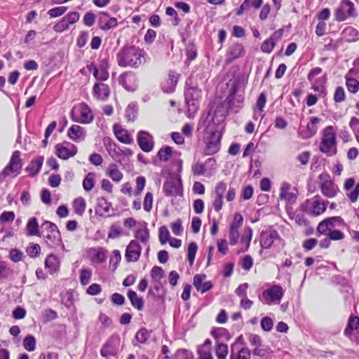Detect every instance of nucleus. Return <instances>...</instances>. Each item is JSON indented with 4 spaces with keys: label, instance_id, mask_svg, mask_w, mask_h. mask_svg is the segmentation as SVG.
Here are the masks:
<instances>
[{
    "label": "nucleus",
    "instance_id": "12",
    "mask_svg": "<svg viewBox=\"0 0 359 359\" xmlns=\"http://www.w3.org/2000/svg\"><path fill=\"white\" fill-rule=\"evenodd\" d=\"M281 240L278 233L275 229L262 231L260 234V245L262 248H270L275 241Z\"/></svg>",
    "mask_w": 359,
    "mask_h": 359
},
{
    "label": "nucleus",
    "instance_id": "13",
    "mask_svg": "<svg viewBox=\"0 0 359 359\" xmlns=\"http://www.w3.org/2000/svg\"><path fill=\"white\" fill-rule=\"evenodd\" d=\"M118 351V343L116 338H109L102 346L100 355L104 358L116 356Z\"/></svg>",
    "mask_w": 359,
    "mask_h": 359
},
{
    "label": "nucleus",
    "instance_id": "43",
    "mask_svg": "<svg viewBox=\"0 0 359 359\" xmlns=\"http://www.w3.org/2000/svg\"><path fill=\"white\" fill-rule=\"evenodd\" d=\"M135 238L143 243L148 242L149 238V231L147 227L146 223L145 226L143 229H140L136 231Z\"/></svg>",
    "mask_w": 359,
    "mask_h": 359
},
{
    "label": "nucleus",
    "instance_id": "33",
    "mask_svg": "<svg viewBox=\"0 0 359 359\" xmlns=\"http://www.w3.org/2000/svg\"><path fill=\"white\" fill-rule=\"evenodd\" d=\"M107 175L116 182H119L123 178L122 172L117 168V165L111 163L107 170Z\"/></svg>",
    "mask_w": 359,
    "mask_h": 359
},
{
    "label": "nucleus",
    "instance_id": "38",
    "mask_svg": "<svg viewBox=\"0 0 359 359\" xmlns=\"http://www.w3.org/2000/svg\"><path fill=\"white\" fill-rule=\"evenodd\" d=\"M26 229L29 236H39L38 230L39 224L36 217H32L28 221Z\"/></svg>",
    "mask_w": 359,
    "mask_h": 359
},
{
    "label": "nucleus",
    "instance_id": "26",
    "mask_svg": "<svg viewBox=\"0 0 359 359\" xmlns=\"http://www.w3.org/2000/svg\"><path fill=\"white\" fill-rule=\"evenodd\" d=\"M68 136L73 141L78 142L84 140L86 133L82 127L72 125L68 130Z\"/></svg>",
    "mask_w": 359,
    "mask_h": 359
},
{
    "label": "nucleus",
    "instance_id": "20",
    "mask_svg": "<svg viewBox=\"0 0 359 359\" xmlns=\"http://www.w3.org/2000/svg\"><path fill=\"white\" fill-rule=\"evenodd\" d=\"M180 74L175 72L170 71L168 78L162 83V90L167 93H173L175 90Z\"/></svg>",
    "mask_w": 359,
    "mask_h": 359
},
{
    "label": "nucleus",
    "instance_id": "41",
    "mask_svg": "<svg viewBox=\"0 0 359 359\" xmlns=\"http://www.w3.org/2000/svg\"><path fill=\"white\" fill-rule=\"evenodd\" d=\"M13 271L8 266L6 262L0 260V280L12 276Z\"/></svg>",
    "mask_w": 359,
    "mask_h": 359
},
{
    "label": "nucleus",
    "instance_id": "19",
    "mask_svg": "<svg viewBox=\"0 0 359 359\" xmlns=\"http://www.w3.org/2000/svg\"><path fill=\"white\" fill-rule=\"evenodd\" d=\"M244 54L245 48L242 44H232L227 50L226 62L227 63H231L233 60L243 56Z\"/></svg>",
    "mask_w": 359,
    "mask_h": 359
},
{
    "label": "nucleus",
    "instance_id": "61",
    "mask_svg": "<svg viewBox=\"0 0 359 359\" xmlns=\"http://www.w3.org/2000/svg\"><path fill=\"white\" fill-rule=\"evenodd\" d=\"M262 329L265 332H269L273 326V320L268 316L264 317L260 322Z\"/></svg>",
    "mask_w": 359,
    "mask_h": 359
},
{
    "label": "nucleus",
    "instance_id": "49",
    "mask_svg": "<svg viewBox=\"0 0 359 359\" xmlns=\"http://www.w3.org/2000/svg\"><path fill=\"white\" fill-rule=\"evenodd\" d=\"M205 163L196 162L191 166V171L194 176L204 175L205 173Z\"/></svg>",
    "mask_w": 359,
    "mask_h": 359
},
{
    "label": "nucleus",
    "instance_id": "21",
    "mask_svg": "<svg viewBox=\"0 0 359 359\" xmlns=\"http://www.w3.org/2000/svg\"><path fill=\"white\" fill-rule=\"evenodd\" d=\"M71 117L74 121L79 122L81 123H89L93 119V116L92 114V111L88 107V106L82 103L80 109V119H77L74 118L73 111L71 113Z\"/></svg>",
    "mask_w": 359,
    "mask_h": 359
},
{
    "label": "nucleus",
    "instance_id": "40",
    "mask_svg": "<svg viewBox=\"0 0 359 359\" xmlns=\"http://www.w3.org/2000/svg\"><path fill=\"white\" fill-rule=\"evenodd\" d=\"M95 177V174L94 172H88L86 175L83 181V187L85 191H89L94 187Z\"/></svg>",
    "mask_w": 359,
    "mask_h": 359
},
{
    "label": "nucleus",
    "instance_id": "42",
    "mask_svg": "<svg viewBox=\"0 0 359 359\" xmlns=\"http://www.w3.org/2000/svg\"><path fill=\"white\" fill-rule=\"evenodd\" d=\"M73 207L75 212L79 215H82L86 209V202L82 198H77L73 202Z\"/></svg>",
    "mask_w": 359,
    "mask_h": 359
},
{
    "label": "nucleus",
    "instance_id": "14",
    "mask_svg": "<svg viewBox=\"0 0 359 359\" xmlns=\"http://www.w3.org/2000/svg\"><path fill=\"white\" fill-rule=\"evenodd\" d=\"M119 83L128 91H135L137 87L135 75L131 72H125L118 78Z\"/></svg>",
    "mask_w": 359,
    "mask_h": 359
},
{
    "label": "nucleus",
    "instance_id": "27",
    "mask_svg": "<svg viewBox=\"0 0 359 359\" xmlns=\"http://www.w3.org/2000/svg\"><path fill=\"white\" fill-rule=\"evenodd\" d=\"M60 262L57 257L50 254L47 256L45 260V267L50 273L53 274L60 270Z\"/></svg>",
    "mask_w": 359,
    "mask_h": 359
},
{
    "label": "nucleus",
    "instance_id": "29",
    "mask_svg": "<svg viewBox=\"0 0 359 359\" xmlns=\"http://www.w3.org/2000/svg\"><path fill=\"white\" fill-rule=\"evenodd\" d=\"M291 185L287 182H283L280 188V198L287 201L289 203H294L296 200V196L290 192Z\"/></svg>",
    "mask_w": 359,
    "mask_h": 359
},
{
    "label": "nucleus",
    "instance_id": "48",
    "mask_svg": "<svg viewBox=\"0 0 359 359\" xmlns=\"http://www.w3.org/2000/svg\"><path fill=\"white\" fill-rule=\"evenodd\" d=\"M23 346L28 351H33L36 348V339L32 335H28L23 340Z\"/></svg>",
    "mask_w": 359,
    "mask_h": 359
},
{
    "label": "nucleus",
    "instance_id": "58",
    "mask_svg": "<svg viewBox=\"0 0 359 359\" xmlns=\"http://www.w3.org/2000/svg\"><path fill=\"white\" fill-rule=\"evenodd\" d=\"M159 241L162 245H164L170 239V233L168 228L165 226L159 228Z\"/></svg>",
    "mask_w": 359,
    "mask_h": 359
},
{
    "label": "nucleus",
    "instance_id": "18",
    "mask_svg": "<svg viewBox=\"0 0 359 359\" xmlns=\"http://www.w3.org/2000/svg\"><path fill=\"white\" fill-rule=\"evenodd\" d=\"M57 156L63 160H67L74 156L77 153V148L75 145L70 144L69 147L57 144L55 146Z\"/></svg>",
    "mask_w": 359,
    "mask_h": 359
},
{
    "label": "nucleus",
    "instance_id": "36",
    "mask_svg": "<svg viewBox=\"0 0 359 359\" xmlns=\"http://www.w3.org/2000/svg\"><path fill=\"white\" fill-rule=\"evenodd\" d=\"M343 38L349 42L355 41L359 38V32L352 27L345 28L342 32Z\"/></svg>",
    "mask_w": 359,
    "mask_h": 359
},
{
    "label": "nucleus",
    "instance_id": "1",
    "mask_svg": "<svg viewBox=\"0 0 359 359\" xmlns=\"http://www.w3.org/2000/svg\"><path fill=\"white\" fill-rule=\"evenodd\" d=\"M144 60V50L134 46L123 47L117 54V62L121 67L137 68Z\"/></svg>",
    "mask_w": 359,
    "mask_h": 359
},
{
    "label": "nucleus",
    "instance_id": "28",
    "mask_svg": "<svg viewBox=\"0 0 359 359\" xmlns=\"http://www.w3.org/2000/svg\"><path fill=\"white\" fill-rule=\"evenodd\" d=\"M313 200L309 214L313 217L319 216L325 211L326 205L320 200L318 196H314Z\"/></svg>",
    "mask_w": 359,
    "mask_h": 359
},
{
    "label": "nucleus",
    "instance_id": "50",
    "mask_svg": "<svg viewBox=\"0 0 359 359\" xmlns=\"http://www.w3.org/2000/svg\"><path fill=\"white\" fill-rule=\"evenodd\" d=\"M27 254L32 258L39 256L41 252V247L39 244L31 243L26 249Z\"/></svg>",
    "mask_w": 359,
    "mask_h": 359
},
{
    "label": "nucleus",
    "instance_id": "46",
    "mask_svg": "<svg viewBox=\"0 0 359 359\" xmlns=\"http://www.w3.org/2000/svg\"><path fill=\"white\" fill-rule=\"evenodd\" d=\"M137 108L135 104H130L126 109L125 116L128 121H135L137 115Z\"/></svg>",
    "mask_w": 359,
    "mask_h": 359
},
{
    "label": "nucleus",
    "instance_id": "35",
    "mask_svg": "<svg viewBox=\"0 0 359 359\" xmlns=\"http://www.w3.org/2000/svg\"><path fill=\"white\" fill-rule=\"evenodd\" d=\"M354 72L355 70L351 69L346 76L347 89L352 93H355L359 90V81L355 79L349 77V74H352Z\"/></svg>",
    "mask_w": 359,
    "mask_h": 359
},
{
    "label": "nucleus",
    "instance_id": "3",
    "mask_svg": "<svg viewBox=\"0 0 359 359\" xmlns=\"http://www.w3.org/2000/svg\"><path fill=\"white\" fill-rule=\"evenodd\" d=\"M332 130L333 128L332 126H328L325 129L323 137L320 145V150L328 156H332L337 154L336 135Z\"/></svg>",
    "mask_w": 359,
    "mask_h": 359
},
{
    "label": "nucleus",
    "instance_id": "63",
    "mask_svg": "<svg viewBox=\"0 0 359 359\" xmlns=\"http://www.w3.org/2000/svg\"><path fill=\"white\" fill-rule=\"evenodd\" d=\"M324 235L327 236L332 241H341L343 240L345 237V235L342 231L335 229L329 232V233Z\"/></svg>",
    "mask_w": 359,
    "mask_h": 359
},
{
    "label": "nucleus",
    "instance_id": "11",
    "mask_svg": "<svg viewBox=\"0 0 359 359\" xmlns=\"http://www.w3.org/2000/svg\"><path fill=\"white\" fill-rule=\"evenodd\" d=\"M137 142L140 149L144 152H150L154 147L153 136L145 130L139 131Z\"/></svg>",
    "mask_w": 359,
    "mask_h": 359
},
{
    "label": "nucleus",
    "instance_id": "10",
    "mask_svg": "<svg viewBox=\"0 0 359 359\" xmlns=\"http://www.w3.org/2000/svg\"><path fill=\"white\" fill-rule=\"evenodd\" d=\"M222 134L219 131L212 132L206 142L204 154L210 156L216 154L220 149V142Z\"/></svg>",
    "mask_w": 359,
    "mask_h": 359
},
{
    "label": "nucleus",
    "instance_id": "39",
    "mask_svg": "<svg viewBox=\"0 0 359 359\" xmlns=\"http://www.w3.org/2000/svg\"><path fill=\"white\" fill-rule=\"evenodd\" d=\"M252 231L251 228L248 227L245 230V232H244L243 235L242 236L241 241H240L241 243L245 245L244 248L240 251L241 252H243L249 248L250 245V241L252 239Z\"/></svg>",
    "mask_w": 359,
    "mask_h": 359
},
{
    "label": "nucleus",
    "instance_id": "45",
    "mask_svg": "<svg viewBox=\"0 0 359 359\" xmlns=\"http://www.w3.org/2000/svg\"><path fill=\"white\" fill-rule=\"evenodd\" d=\"M151 331L147 330L146 328L140 329L135 335V339L141 344H144L150 337Z\"/></svg>",
    "mask_w": 359,
    "mask_h": 359
},
{
    "label": "nucleus",
    "instance_id": "47",
    "mask_svg": "<svg viewBox=\"0 0 359 359\" xmlns=\"http://www.w3.org/2000/svg\"><path fill=\"white\" fill-rule=\"evenodd\" d=\"M227 353H228L227 345L222 344V343H218L217 344V347H216V350H215V354L217 357V359H226Z\"/></svg>",
    "mask_w": 359,
    "mask_h": 359
},
{
    "label": "nucleus",
    "instance_id": "15",
    "mask_svg": "<svg viewBox=\"0 0 359 359\" xmlns=\"http://www.w3.org/2000/svg\"><path fill=\"white\" fill-rule=\"evenodd\" d=\"M142 248L139 243L133 240L130 242L126 250V259L127 262H136L141 255Z\"/></svg>",
    "mask_w": 359,
    "mask_h": 359
},
{
    "label": "nucleus",
    "instance_id": "34",
    "mask_svg": "<svg viewBox=\"0 0 359 359\" xmlns=\"http://www.w3.org/2000/svg\"><path fill=\"white\" fill-rule=\"evenodd\" d=\"M127 296L130 301L131 304L138 311H142L144 307V299L138 297L137 293L133 290H129Z\"/></svg>",
    "mask_w": 359,
    "mask_h": 359
},
{
    "label": "nucleus",
    "instance_id": "53",
    "mask_svg": "<svg viewBox=\"0 0 359 359\" xmlns=\"http://www.w3.org/2000/svg\"><path fill=\"white\" fill-rule=\"evenodd\" d=\"M186 55L187 56V60L189 61H192L196 59L197 57V49L194 43H189L187 44L186 47Z\"/></svg>",
    "mask_w": 359,
    "mask_h": 359
},
{
    "label": "nucleus",
    "instance_id": "16",
    "mask_svg": "<svg viewBox=\"0 0 359 359\" xmlns=\"http://www.w3.org/2000/svg\"><path fill=\"white\" fill-rule=\"evenodd\" d=\"M105 148L111 158L118 163L122 161V149L120 148L111 139L108 138L104 142Z\"/></svg>",
    "mask_w": 359,
    "mask_h": 359
},
{
    "label": "nucleus",
    "instance_id": "37",
    "mask_svg": "<svg viewBox=\"0 0 359 359\" xmlns=\"http://www.w3.org/2000/svg\"><path fill=\"white\" fill-rule=\"evenodd\" d=\"M111 208V203L108 202L106 198L101 197L97 198V205L96 212H100V215H102L104 213H107L109 212Z\"/></svg>",
    "mask_w": 359,
    "mask_h": 359
},
{
    "label": "nucleus",
    "instance_id": "59",
    "mask_svg": "<svg viewBox=\"0 0 359 359\" xmlns=\"http://www.w3.org/2000/svg\"><path fill=\"white\" fill-rule=\"evenodd\" d=\"M80 15L76 11L69 13L59 22H77L79 20Z\"/></svg>",
    "mask_w": 359,
    "mask_h": 359
},
{
    "label": "nucleus",
    "instance_id": "4",
    "mask_svg": "<svg viewBox=\"0 0 359 359\" xmlns=\"http://www.w3.org/2000/svg\"><path fill=\"white\" fill-rule=\"evenodd\" d=\"M284 295L283 287L278 285H274L263 291L259 299L265 304L271 305L279 304Z\"/></svg>",
    "mask_w": 359,
    "mask_h": 359
},
{
    "label": "nucleus",
    "instance_id": "30",
    "mask_svg": "<svg viewBox=\"0 0 359 359\" xmlns=\"http://www.w3.org/2000/svg\"><path fill=\"white\" fill-rule=\"evenodd\" d=\"M235 345L231 347L230 359H250L251 352L249 348L243 347L238 351H234Z\"/></svg>",
    "mask_w": 359,
    "mask_h": 359
},
{
    "label": "nucleus",
    "instance_id": "56",
    "mask_svg": "<svg viewBox=\"0 0 359 359\" xmlns=\"http://www.w3.org/2000/svg\"><path fill=\"white\" fill-rule=\"evenodd\" d=\"M121 259V255L119 250H115L112 252V255L110 258L109 264L112 266L113 270L116 269Z\"/></svg>",
    "mask_w": 359,
    "mask_h": 359
},
{
    "label": "nucleus",
    "instance_id": "25",
    "mask_svg": "<svg viewBox=\"0 0 359 359\" xmlns=\"http://www.w3.org/2000/svg\"><path fill=\"white\" fill-rule=\"evenodd\" d=\"M45 241L50 248L61 246L62 249H65L60 231L48 233V234L45 236Z\"/></svg>",
    "mask_w": 359,
    "mask_h": 359
},
{
    "label": "nucleus",
    "instance_id": "62",
    "mask_svg": "<svg viewBox=\"0 0 359 359\" xmlns=\"http://www.w3.org/2000/svg\"><path fill=\"white\" fill-rule=\"evenodd\" d=\"M67 9V8L65 6L55 7L50 9L48 13L50 18H57L63 15Z\"/></svg>",
    "mask_w": 359,
    "mask_h": 359
},
{
    "label": "nucleus",
    "instance_id": "64",
    "mask_svg": "<svg viewBox=\"0 0 359 359\" xmlns=\"http://www.w3.org/2000/svg\"><path fill=\"white\" fill-rule=\"evenodd\" d=\"M153 195L151 192H147L144 199L143 207L147 212H150L152 208Z\"/></svg>",
    "mask_w": 359,
    "mask_h": 359
},
{
    "label": "nucleus",
    "instance_id": "52",
    "mask_svg": "<svg viewBox=\"0 0 359 359\" xmlns=\"http://www.w3.org/2000/svg\"><path fill=\"white\" fill-rule=\"evenodd\" d=\"M198 245L195 242H191L188 247V261L190 266H192L194 262L195 256L197 252Z\"/></svg>",
    "mask_w": 359,
    "mask_h": 359
},
{
    "label": "nucleus",
    "instance_id": "51",
    "mask_svg": "<svg viewBox=\"0 0 359 359\" xmlns=\"http://www.w3.org/2000/svg\"><path fill=\"white\" fill-rule=\"evenodd\" d=\"M92 276V271L90 269H82L80 273V282L82 285H86L90 283Z\"/></svg>",
    "mask_w": 359,
    "mask_h": 359
},
{
    "label": "nucleus",
    "instance_id": "55",
    "mask_svg": "<svg viewBox=\"0 0 359 359\" xmlns=\"http://www.w3.org/2000/svg\"><path fill=\"white\" fill-rule=\"evenodd\" d=\"M320 119L318 117H312L310 122L307 125L309 136L314 135L317 132L316 125L319 123Z\"/></svg>",
    "mask_w": 359,
    "mask_h": 359
},
{
    "label": "nucleus",
    "instance_id": "54",
    "mask_svg": "<svg viewBox=\"0 0 359 359\" xmlns=\"http://www.w3.org/2000/svg\"><path fill=\"white\" fill-rule=\"evenodd\" d=\"M349 126L353 130L357 142L359 143V118L353 116L351 118Z\"/></svg>",
    "mask_w": 359,
    "mask_h": 359
},
{
    "label": "nucleus",
    "instance_id": "5",
    "mask_svg": "<svg viewBox=\"0 0 359 359\" xmlns=\"http://www.w3.org/2000/svg\"><path fill=\"white\" fill-rule=\"evenodd\" d=\"M163 190L166 196H182L183 187L180 175L172 176L167 180L163 184Z\"/></svg>",
    "mask_w": 359,
    "mask_h": 359
},
{
    "label": "nucleus",
    "instance_id": "32",
    "mask_svg": "<svg viewBox=\"0 0 359 359\" xmlns=\"http://www.w3.org/2000/svg\"><path fill=\"white\" fill-rule=\"evenodd\" d=\"M43 162V157L39 156L31 161L26 170L30 172V175L35 176L40 171Z\"/></svg>",
    "mask_w": 359,
    "mask_h": 359
},
{
    "label": "nucleus",
    "instance_id": "17",
    "mask_svg": "<svg viewBox=\"0 0 359 359\" xmlns=\"http://www.w3.org/2000/svg\"><path fill=\"white\" fill-rule=\"evenodd\" d=\"M184 96L187 104L189 107H196L198 100L201 97V90L197 86L189 87L185 90Z\"/></svg>",
    "mask_w": 359,
    "mask_h": 359
},
{
    "label": "nucleus",
    "instance_id": "31",
    "mask_svg": "<svg viewBox=\"0 0 359 359\" xmlns=\"http://www.w3.org/2000/svg\"><path fill=\"white\" fill-rule=\"evenodd\" d=\"M359 328V317L355 316H351L348 320L347 326L344 330V335L347 337H351L353 330Z\"/></svg>",
    "mask_w": 359,
    "mask_h": 359
},
{
    "label": "nucleus",
    "instance_id": "60",
    "mask_svg": "<svg viewBox=\"0 0 359 359\" xmlns=\"http://www.w3.org/2000/svg\"><path fill=\"white\" fill-rule=\"evenodd\" d=\"M173 359H193V355L187 349H179L175 353Z\"/></svg>",
    "mask_w": 359,
    "mask_h": 359
},
{
    "label": "nucleus",
    "instance_id": "22",
    "mask_svg": "<svg viewBox=\"0 0 359 359\" xmlns=\"http://www.w3.org/2000/svg\"><path fill=\"white\" fill-rule=\"evenodd\" d=\"M205 278V274H196L194 277V285L202 294L209 291L212 287V283L210 281L203 283Z\"/></svg>",
    "mask_w": 359,
    "mask_h": 359
},
{
    "label": "nucleus",
    "instance_id": "57",
    "mask_svg": "<svg viewBox=\"0 0 359 359\" xmlns=\"http://www.w3.org/2000/svg\"><path fill=\"white\" fill-rule=\"evenodd\" d=\"M8 257L13 262H18L22 259L23 252L17 248H13L10 250Z\"/></svg>",
    "mask_w": 359,
    "mask_h": 359
},
{
    "label": "nucleus",
    "instance_id": "8",
    "mask_svg": "<svg viewBox=\"0 0 359 359\" xmlns=\"http://www.w3.org/2000/svg\"><path fill=\"white\" fill-rule=\"evenodd\" d=\"M22 166V164L20 159V152L19 151H15L12 154L8 164L1 171V175L6 177L11 173L15 172V176H16L20 172Z\"/></svg>",
    "mask_w": 359,
    "mask_h": 359
},
{
    "label": "nucleus",
    "instance_id": "2",
    "mask_svg": "<svg viewBox=\"0 0 359 359\" xmlns=\"http://www.w3.org/2000/svg\"><path fill=\"white\" fill-rule=\"evenodd\" d=\"M238 82L234 81L224 101L229 109L235 112H238L242 108L244 101V95L238 93Z\"/></svg>",
    "mask_w": 359,
    "mask_h": 359
},
{
    "label": "nucleus",
    "instance_id": "6",
    "mask_svg": "<svg viewBox=\"0 0 359 359\" xmlns=\"http://www.w3.org/2000/svg\"><path fill=\"white\" fill-rule=\"evenodd\" d=\"M356 16L357 12L354 4L351 0H342L340 6L335 11V19L337 21H344Z\"/></svg>",
    "mask_w": 359,
    "mask_h": 359
},
{
    "label": "nucleus",
    "instance_id": "7",
    "mask_svg": "<svg viewBox=\"0 0 359 359\" xmlns=\"http://www.w3.org/2000/svg\"><path fill=\"white\" fill-rule=\"evenodd\" d=\"M320 188L322 194L327 198H333L338 191V187L331 180L330 176L327 173H322L319 175Z\"/></svg>",
    "mask_w": 359,
    "mask_h": 359
},
{
    "label": "nucleus",
    "instance_id": "44",
    "mask_svg": "<svg viewBox=\"0 0 359 359\" xmlns=\"http://www.w3.org/2000/svg\"><path fill=\"white\" fill-rule=\"evenodd\" d=\"M172 154V148L166 146L159 149V151L157 153V156L162 161H168L169 158L171 157Z\"/></svg>",
    "mask_w": 359,
    "mask_h": 359
},
{
    "label": "nucleus",
    "instance_id": "23",
    "mask_svg": "<svg viewBox=\"0 0 359 359\" xmlns=\"http://www.w3.org/2000/svg\"><path fill=\"white\" fill-rule=\"evenodd\" d=\"M114 132L117 140L124 144H130L133 143V139L128 130L121 128L118 124H114L113 126Z\"/></svg>",
    "mask_w": 359,
    "mask_h": 359
},
{
    "label": "nucleus",
    "instance_id": "24",
    "mask_svg": "<svg viewBox=\"0 0 359 359\" xmlns=\"http://www.w3.org/2000/svg\"><path fill=\"white\" fill-rule=\"evenodd\" d=\"M93 95L98 100H105L110 94L109 86L102 83H96L93 86Z\"/></svg>",
    "mask_w": 359,
    "mask_h": 359
},
{
    "label": "nucleus",
    "instance_id": "9",
    "mask_svg": "<svg viewBox=\"0 0 359 359\" xmlns=\"http://www.w3.org/2000/svg\"><path fill=\"white\" fill-rule=\"evenodd\" d=\"M336 224L341 226H346L344 219L339 216L332 217L321 221L317 227V232L320 235L329 233L334 229Z\"/></svg>",
    "mask_w": 359,
    "mask_h": 359
}]
</instances>
